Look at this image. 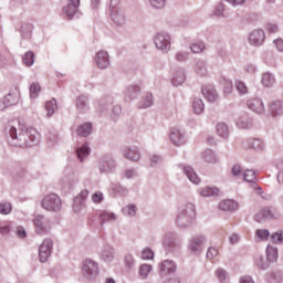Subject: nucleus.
I'll return each mask as SVG.
<instances>
[{"label":"nucleus","instance_id":"obj_39","mask_svg":"<svg viewBox=\"0 0 283 283\" xmlns=\"http://www.w3.org/2000/svg\"><path fill=\"white\" fill-rule=\"evenodd\" d=\"M221 85H223V94L224 96H229L233 92V82H231L227 77H222L220 80Z\"/></svg>","mask_w":283,"mask_h":283},{"label":"nucleus","instance_id":"obj_46","mask_svg":"<svg viewBox=\"0 0 283 283\" xmlns=\"http://www.w3.org/2000/svg\"><path fill=\"white\" fill-rule=\"evenodd\" d=\"M266 258H268V262H277V248L268 245Z\"/></svg>","mask_w":283,"mask_h":283},{"label":"nucleus","instance_id":"obj_44","mask_svg":"<svg viewBox=\"0 0 283 283\" xmlns=\"http://www.w3.org/2000/svg\"><path fill=\"white\" fill-rule=\"evenodd\" d=\"M262 214L264 220H275L280 216L273 208H263Z\"/></svg>","mask_w":283,"mask_h":283},{"label":"nucleus","instance_id":"obj_55","mask_svg":"<svg viewBox=\"0 0 283 283\" xmlns=\"http://www.w3.org/2000/svg\"><path fill=\"white\" fill-rule=\"evenodd\" d=\"M39 92H41V85H39V83H32L30 85L31 98H38Z\"/></svg>","mask_w":283,"mask_h":283},{"label":"nucleus","instance_id":"obj_53","mask_svg":"<svg viewBox=\"0 0 283 283\" xmlns=\"http://www.w3.org/2000/svg\"><path fill=\"white\" fill-rule=\"evenodd\" d=\"M0 213L2 216H8V214L12 213V203L7 202V201L0 202Z\"/></svg>","mask_w":283,"mask_h":283},{"label":"nucleus","instance_id":"obj_52","mask_svg":"<svg viewBox=\"0 0 283 283\" xmlns=\"http://www.w3.org/2000/svg\"><path fill=\"white\" fill-rule=\"evenodd\" d=\"M234 85H235L237 92H239V94L241 96L249 94V87L247 86V84L244 82L237 81Z\"/></svg>","mask_w":283,"mask_h":283},{"label":"nucleus","instance_id":"obj_38","mask_svg":"<svg viewBox=\"0 0 283 283\" xmlns=\"http://www.w3.org/2000/svg\"><path fill=\"white\" fill-rule=\"evenodd\" d=\"M138 211V208L134 203H129L122 208V212L124 216H127V218H136V212Z\"/></svg>","mask_w":283,"mask_h":283},{"label":"nucleus","instance_id":"obj_33","mask_svg":"<svg viewBox=\"0 0 283 283\" xmlns=\"http://www.w3.org/2000/svg\"><path fill=\"white\" fill-rule=\"evenodd\" d=\"M202 158L205 163H209L210 165H216V163H218V156L211 149H206L202 153Z\"/></svg>","mask_w":283,"mask_h":283},{"label":"nucleus","instance_id":"obj_62","mask_svg":"<svg viewBox=\"0 0 283 283\" xmlns=\"http://www.w3.org/2000/svg\"><path fill=\"white\" fill-rule=\"evenodd\" d=\"M216 275L220 282H227V271L223 269H218Z\"/></svg>","mask_w":283,"mask_h":283},{"label":"nucleus","instance_id":"obj_56","mask_svg":"<svg viewBox=\"0 0 283 283\" xmlns=\"http://www.w3.org/2000/svg\"><path fill=\"white\" fill-rule=\"evenodd\" d=\"M192 54H200L205 50V44L202 42H196L190 45Z\"/></svg>","mask_w":283,"mask_h":283},{"label":"nucleus","instance_id":"obj_5","mask_svg":"<svg viewBox=\"0 0 283 283\" xmlns=\"http://www.w3.org/2000/svg\"><path fill=\"white\" fill-rule=\"evenodd\" d=\"M83 277L87 280H96L98 276V263L92 259H86L81 266Z\"/></svg>","mask_w":283,"mask_h":283},{"label":"nucleus","instance_id":"obj_2","mask_svg":"<svg viewBox=\"0 0 283 283\" xmlns=\"http://www.w3.org/2000/svg\"><path fill=\"white\" fill-rule=\"evenodd\" d=\"M25 124L21 123V120H18L14 125H9L8 134L11 140H13L12 145H14V147H25V145H30L25 138Z\"/></svg>","mask_w":283,"mask_h":283},{"label":"nucleus","instance_id":"obj_26","mask_svg":"<svg viewBox=\"0 0 283 283\" xmlns=\"http://www.w3.org/2000/svg\"><path fill=\"white\" fill-rule=\"evenodd\" d=\"M21 98V93L19 90L11 91L6 97L4 101L8 105V107H12V105H19V101Z\"/></svg>","mask_w":283,"mask_h":283},{"label":"nucleus","instance_id":"obj_21","mask_svg":"<svg viewBox=\"0 0 283 283\" xmlns=\"http://www.w3.org/2000/svg\"><path fill=\"white\" fill-rule=\"evenodd\" d=\"M109 14L115 25H118L119 28L125 25L126 18H125V11H123V9L111 11Z\"/></svg>","mask_w":283,"mask_h":283},{"label":"nucleus","instance_id":"obj_42","mask_svg":"<svg viewBox=\"0 0 283 283\" xmlns=\"http://www.w3.org/2000/svg\"><path fill=\"white\" fill-rule=\"evenodd\" d=\"M217 134L221 138H229V126L226 123L217 124Z\"/></svg>","mask_w":283,"mask_h":283},{"label":"nucleus","instance_id":"obj_60","mask_svg":"<svg viewBox=\"0 0 283 283\" xmlns=\"http://www.w3.org/2000/svg\"><path fill=\"white\" fill-rule=\"evenodd\" d=\"M214 17H224V3L220 2L213 11Z\"/></svg>","mask_w":283,"mask_h":283},{"label":"nucleus","instance_id":"obj_30","mask_svg":"<svg viewBox=\"0 0 283 283\" xmlns=\"http://www.w3.org/2000/svg\"><path fill=\"white\" fill-rule=\"evenodd\" d=\"M221 211H235L238 209V202L231 199H226L219 203Z\"/></svg>","mask_w":283,"mask_h":283},{"label":"nucleus","instance_id":"obj_36","mask_svg":"<svg viewBox=\"0 0 283 283\" xmlns=\"http://www.w3.org/2000/svg\"><path fill=\"white\" fill-rule=\"evenodd\" d=\"M118 217L114 212L104 211L99 214V222L105 224V222H116Z\"/></svg>","mask_w":283,"mask_h":283},{"label":"nucleus","instance_id":"obj_19","mask_svg":"<svg viewBox=\"0 0 283 283\" xmlns=\"http://www.w3.org/2000/svg\"><path fill=\"white\" fill-rule=\"evenodd\" d=\"M75 105L80 114H87L90 112V97L80 95L75 101Z\"/></svg>","mask_w":283,"mask_h":283},{"label":"nucleus","instance_id":"obj_48","mask_svg":"<svg viewBox=\"0 0 283 283\" xmlns=\"http://www.w3.org/2000/svg\"><path fill=\"white\" fill-rule=\"evenodd\" d=\"M153 268L150 264H142L139 268V276L142 280H147L151 273Z\"/></svg>","mask_w":283,"mask_h":283},{"label":"nucleus","instance_id":"obj_13","mask_svg":"<svg viewBox=\"0 0 283 283\" xmlns=\"http://www.w3.org/2000/svg\"><path fill=\"white\" fill-rule=\"evenodd\" d=\"M95 63L99 70H107L109 67V53L107 51H98L95 55Z\"/></svg>","mask_w":283,"mask_h":283},{"label":"nucleus","instance_id":"obj_40","mask_svg":"<svg viewBox=\"0 0 283 283\" xmlns=\"http://www.w3.org/2000/svg\"><path fill=\"white\" fill-rule=\"evenodd\" d=\"M185 78H186L185 71L179 70L174 74L171 78V83L175 86L182 85V83H185Z\"/></svg>","mask_w":283,"mask_h":283},{"label":"nucleus","instance_id":"obj_31","mask_svg":"<svg viewBox=\"0 0 283 283\" xmlns=\"http://www.w3.org/2000/svg\"><path fill=\"white\" fill-rule=\"evenodd\" d=\"M263 87H273L275 85V76L271 72H265L261 76Z\"/></svg>","mask_w":283,"mask_h":283},{"label":"nucleus","instance_id":"obj_28","mask_svg":"<svg viewBox=\"0 0 283 283\" xmlns=\"http://www.w3.org/2000/svg\"><path fill=\"white\" fill-rule=\"evenodd\" d=\"M114 253V248H112V245H104L102 249L101 258L104 262H113Z\"/></svg>","mask_w":283,"mask_h":283},{"label":"nucleus","instance_id":"obj_16","mask_svg":"<svg viewBox=\"0 0 283 283\" xmlns=\"http://www.w3.org/2000/svg\"><path fill=\"white\" fill-rule=\"evenodd\" d=\"M78 6H81V0H67V6L63 8V14L67 19H74V15L78 12Z\"/></svg>","mask_w":283,"mask_h":283},{"label":"nucleus","instance_id":"obj_32","mask_svg":"<svg viewBox=\"0 0 283 283\" xmlns=\"http://www.w3.org/2000/svg\"><path fill=\"white\" fill-rule=\"evenodd\" d=\"M76 156L80 163H84V160H87V158L90 157V146L84 144L83 146L76 148Z\"/></svg>","mask_w":283,"mask_h":283},{"label":"nucleus","instance_id":"obj_43","mask_svg":"<svg viewBox=\"0 0 283 283\" xmlns=\"http://www.w3.org/2000/svg\"><path fill=\"white\" fill-rule=\"evenodd\" d=\"M45 109H46V116L50 118V116L54 115V112L59 109V105L56 104V99H51L45 103Z\"/></svg>","mask_w":283,"mask_h":283},{"label":"nucleus","instance_id":"obj_37","mask_svg":"<svg viewBox=\"0 0 283 283\" xmlns=\"http://www.w3.org/2000/svg\"><path fill=\"white\" fill-rule=\"evenodd\" d=\"M237 127H239V129H249V127H251V119L249 118V115H241L237 119Z\"/></svg>","mask_w":283,"mask_h":283},{"label":"nucleus","instance_id":"obj_23","mask_svg":"<svg viewBox=\"0 0 283 283\" xmlns=\"http://www.w3.org/2000/svg\"><path fill=\"white\" fill-rule=\"evenodd\" d=\"M201 92L205 98L209 101V103H216V101H218V91H216L213 86L211 85L203 86Z\"/></svg>","mask_w":283,"mask_h":283},{"label":"nucleus","instance_id":"obj_59","mask_svg":"<svg viewBox=\"0 0 283 283\" xmlns=\"http://www.w3.org/2000/svg\"><path fill=\"white\" fill-rule=\"evenodd\" d=\"M176 61H178L179 63H185V61H187V59H189V53L185 52V51H178L175 54Z\"/></svg>","mask_w":283,"mask_h":283},{"label":"nucleus","instance_id":"obj_34","mask_svg":"<svg viewBox=\"0 0 283 283\" xmlns=\"http://www.w3.org/2000/svg\"><path fill=\"white\" fill-rule=\"evenodd\" d=\"M77 136L87 138L92 134V123H85L77 127Z\"/></svg>","mask_w":283,"mask_h":283},{"label":"nucleus","instance_id":"obj_17","mask_svg":"<svg viewBox=\"0 0 283 283\" xmlns=\"http://www.w3.org/2000/svg\"><path fill=\"white\" fill-rule=\"evenodd\" d=\"M33 224L39 235H43V233H48V219H45V217L41 214H36L33 219Z\"/></svg>","mask_w":283,"mask_h":283},{"label":"nucleus","instance_id":"obj_25","mask_svg":"<svg viewBox=\"0 0 283 283\" xmlns=\"http://www.w3.org/2000/svg\"><path fill=\"white\" fill-rule=\"evenodd\" d=\"M199 195L202 196V198H216L220 196V188L207 186L199 189Z\"/></svg>","mask_w":283,"mask_h":283},{"label":"nucleus","instance_id":"obj_15","mask_svg":"<svg viewBox=\"0 0 283 283\" xmlns=\"http://www.w3.org/2000/svg\"><path fill=\"white\" fill-rule=\"evenodd\" d=\"M176 262L172 260H165L159 264V275L161 277H165L166 275H169V273H176Z\"/></svg>","mask_w":283,"mask_h":283},{"label":"nucleus","instance_id":"obj_11","mask_svg":"<svg viewBox=\"0 0 283 283\" xmlns=\"http://www.w3.org/2000/svg\"><path fill=\"white\" fill-rule=\"evenodd\" d=\"M178 168L181 169L185 174V176H187L188 180H190V182H192L193 185H200L201 179L198 176V174H196V170H193V168L187 164H179Z\"/></svg>","mask_w":283,"mask_h":283},{"label":"nucleus","instance_id":"obj_58","mask_svg":"<svg viewBox=\"0 0 283 283\" xmlns=\"http://www.w3.org/2000/svg\"><path fill=\"white\" fill-rule=\"evenodd\" d=\"M243 178L247 182H255L256 180V175H255V171L253 170H247L244 174H243Z\"/></svg>","mask_w":283,"mask_h":283},{"label":"nucleus","instance_id":"obj_24","mask_svg":"<svg viewBox=\"0 0 283 283\" xmlns=\"http://www.w3.org/2000/svg\"><path fill=\"white\" fill-rule=\"evenodd\" d=\"M32 30H34V25L30 22H21L19 32L21 34V38L24 40H30L32 39Z\"/></svg>","mask_w":283,"mask_h":283},{"label":"nucleus","instance_id":"obj_8","mask_svg":"<svg viewBox=\"0 0 283 283\" xmlns=\"http://www.w3.org/2000/svg\"><path fill=\"white\" fill-rule=\"evenodd\" d=\"M52 249H54L52 239H44L39 248L40 262H48L50 255H52Z\"/></svg>","mask_w":283,"mask_h":283},{"label":"nucleus","instance_id":"obj_49","mask_svg":"<svg viewBox=\"0 0 283 283\" xmlns=\"http://www.w3.org/2000/svg\"><path fill=\"white\" fill-rule=\"evenodd\" d=\"M195 72L197 74H199V76H207V74H208L207 63H205L203 61L197 62V64L195 66Z\"/></svg>","mask_w":283,"mask_h":283},{"label":"nucleus","instance_id":"obj_29","mask_svg":"<svg viewBox=\"0 0 283 283\" xmlns=\"http://www.w3.org/2000/svg\"><path fill=\"white\" fill-rule=\"evenodd\" d=\"M139 93H140V86L138 84H132L127 86L125 91V96L130 101H134V98H138Z\"/></svg>","mask_w":283,"mask_h":283},{"label":"nucleus","instance_id":"obj_18","mask_svg":"<svg viewBox=\"0 0 283 283\" xmlns=\"http://www.w3.org/2000/svg\"><path fill=\"white\" fill-rule=\"evenodd\" d=\"M248 107L251 109V112H254L255 114H264V102H262L261 98L253 97L248 101Z\"/></svg>","mask_w":283,"mask_h":283},{"label":"nucleus","instance_id":"obj_4","mask_svg":"<svg viewBox=\"0 0 283 283\" xmlns=\"http://www.w3.org/2000/svg\"><path fill=\"white\" fill-rule=\"evenodd\" d=\"M154 44L160 52H169L171 50V35L165 31H159L154 35Z\"/></svg>","mask_w":283,"mask_h":283},{"label":"nucleus","instance_id":"obj_57","mask_svg":"<svg viewBox=\"0 0 283 283\" xmlns=\"http://www.w3.org/2000/svg\"><path fill=\"white\" fill-rule=\"evenodd\" d=\"M23 63H25L28 67H31V65H34V53L31 51L27 52L23 57Z\"/></svg>","mask_w":283,"mask_h":283},{"label":"nucleus","instance_id":"obj_6","mask_svg":"<svg viewBox=\"0 0 283 283\" xmlns=\"http://www.w3.org/2000/svg\"><path fill=\"white\" fill-rule=\"evenodd\" d=\"M61 197L56 193L46 195L42 199V208L45 209V211H61Z\"/></svg>","mask_w":283,"mask_h":283},{"label":"nucleus","instance_id":"obj_47","mask_svg":"<svg viewBox=\"0 0 283 283\" xmlns=\"http://www.w3.org/2000/svg\"><path fill=\"white\" fill-rule=\"evenodd\" d=\"M255 238L260 240V242H266L271 238V232L268 229H258L255 231Z\"/></svg>","mask_w":283,"mask_h":283},{"label":"nucleus","instance_id":"obj_54","mask_svg":"<svg viewBox=\"0 0 283 283\" xmlns=\"http://www.w3.org/2000/svg\"><path fill=\"white\" fill-rule=\"evenodd\" d=\"M254 262L260 269H266V266H269L266 259H264V255L262 254H256L254 258Z\"/></svg>","mask_w":283,"mask_h":283},{"label":"nucleus","instance_id":"obj_27","mask_svg":"<svg viewBox=\"0 0 283 283\" xmlns=\"http://www.w3.org/2000/svg\"><path fill=\"white\" fill-rule=\"evenodd\" d=\"M270 112L272 116L277 117L282 116L283 114V102L280 99H276L270 104Z\"/></svg>","mask_w":283,"mask_h":283},{"label":"nucleus","instance_id":"obj_3","mask_svg":"<svg viewBox=\"0 0 283 283\" xmlns=\"http://www.w3.org/2000/svg\"><path fill=\"white\" fill-rule=\"evenodd\" d=\"M164 249L167 253H176L180 251V247H182V241L180 237L176 234V232H167L164 238Z\"/></svg>","mask_w":283,"mask_h":283},{"label":"nucleus","instance_id":"obj_50","mask_svg":"<svg viewBox=\"0 0 283 283\" xmlns=\"http://www.w3.org/2000/svg\"><path fill=\"white\" fill-rule=\"evenodd\" d=\"M148 3L154 10H164L165 6H167V0H148Z\"/></svg>","mask_w":283,"mask_h":283},{"label":"nucleus","instance_id":"obj_9","mask_svg":"<svg viewBox=\"0 0 283 283\" xmlns=\"http://www.w3.org/2000/svg\"><path fill=\"white\" fill-rule=\"evenodd\" d=\"M205 242H207V238L202 234H198L191 238L188 249L191 253H200L202 249H205Z\"/></svg>","mask_w":283,"mask_h":283},{"label":"nucleus","instance_id":"obj_1","mask_svg":"<svg viewBox=\"0 0 283 283\" xmlns=\"http://www.w3.org/2000/svg\"><path fill=\"white\" fill-rule=\"evenodd\" d=\"M196 222V205L186 202L180 206L175 223L179 229H189Z\"/></svg>","mask_w":283,"mask_h":283},{"label":"nucleus","instance_id":"obj_61","mask_svg":"<svg viewBox=\"0 0 283 283\" xmlns=\"http://www.w3.org/2000/svg\"><path fill=\"white\" fill-rule=\"evenodd\" d=\"M143 260H154V251L149 248H146L142 252Z\"/></svg>","mask_w":283,"mask_h":283},{"label":"nucleus","instance_id":"obj_35","mask_svg":"<svg viewBox=\"0 0 283 283\" xmlns=\"http://www.w3.org/2000/svg\"><path fill=\"white\" fill-rule=\"evenodd\" d=\"M247 147L249 149H255V150L264 149V142H262V139L260 138H250L247 142Z\"/></svg>","mask_w":283,"mask_h":283},{"label":"nucleus","instance_id":"obj_20","mask_svg":"<svg viewBox=\"0 0 283 283\" xmlns=\"http://www.w3.org/2000/svg\"><path fill=\"white\" fill-rule=\"evenodd\" d=\"M123 156L126 158V160H132V163H138L140 160V153L138 151V148L133 147H125L123 149Z\"/></svg>","mask_w":283,"mask_h":283},{"label":"nucleus","instance_id":"obj_22","mask_svg":"<svg viewBox=\"0 0 283 283\" xmlns=\"http://www.w3.org/2000/svg\"><path fill=\"white\" fill-rule=\"evenodd\" d=\"M41 138V135L39 132L34 128H27L25 130V139L28 140L29 145H25V147H32V145H36Z\"/></svg>","mask_w":283,"mask_h":283},{"label":"nucleus","instance_id":"obj_7","mask_svg":"<svg viewBox=\"0 0 283 283\" xmlns=\"http://www.w3.org/2000/svg\"><path fill=\"white\" fill-rule=\"evenodd\" d=\"M266 39V34L262 29H254L249 33L248 43L253 45L254 48H260V45L264 44Z\"/></svg>","mask_w":283,"mask_h":283},{"label":"nucleus","instance_id":"obj_14","mask_svg":"<svg viewBox=\"0 0 283 283\" xmlns=\"http://www.w3.org/2000/svg\"><path fill=\"white\" fill-rule=\"evenodd\" d=\"M116 167V161L109 156L102 157L99 159V174H109L114 171Z\"/></svg>","mask_w":283,"mask_h":283},{"label":"nucleus","instance_id":"obj_51","mask_svg":"<svg viewBox=\"0 0 283 283\" xmlns=\"http://www.w3.org/2000/svg\"><path fill=\"white\" fill-rule=\"evenodd\" d=\"M270 241L272 244H282L283 242V231L279 230L270 235Z\"/></svg>","mask_w":283,"mask_h":283},{"label":"nucleus","instance_id":"obj_45","mask_svg":"<svg viewBox=\"0 0 283 283\" xmlns=\"http://www.w3.org/2000/svg\"><path fill=\"white\" fill-rule=\"evenodd\" d=\"M192 109L195 114H202V112H205V102L199 97H195L192 102Z\"/></svg>","mask_w":283,"mask_h":283},{"label":"nucleus","instance_id":"obj_41","mask_svg":"<svg viewBox=\"0 0 283 283\" xmlns=\"http://www.w3.org/2000/svg\"><path fill=\"white\" fill-rule=\"evenodd\" d=\"M154 105V95L151 93H147L140 101L139 107L142 109H147V107H151Z\"/></svg>","mask_w":283,"mask_h":283},{"label":"nucleus","instance_id":"obj_64","mask_svg":"<svg viewBox=\"0 0 283 283\" xmlns=\"http://www.w3.org/2000/svg\"><path fill=\"white\" fill-rule=\"evenodd\" d=\"M206 255L208 260H213V258H218V249L209 248Z\"/></svg>","mask_w":283,"mask_h":283},{"label":"nucleus","instance_id":"obj_12","mask_svg":"<svg viewBox=\"0 0 283 283\" xmlns=\"http://www.w3.org/2000/svg\"><path fill=\"white\" fill-rule=\"evenodd\" d=\"M87 196H90L88 190H82L77 197H75L73 203V211L74 213H81L83 209H85V200H87Z\"/></svg>","mask_w":283,"mask_h":283},{"label":"nucleus","instance_id":"obj_10","mask_svg":"<svg viewBox=\"0 0 283 283\" xmlns=\"http://www.w3.org/2000/svg\"><path fill=\"white\" fill-rule=\"evenodd\" d=\"M170 140L172 145L180 147V145H185L187 143V137L185 136V132L179 127H172L170 129Z\"/></svg>","mask_w":283,"mask_h":283},{"label":"nucleus","instance_id":"obj_63","mask_svg":"<svg viewBox=\"0 0 283 283\" xmlns=\"http://www.w3.org/2000/svg\"><path fill=\"white\" fill-rule=\"evenodd\" d=\"M160 163H163V157H160L158 155H154L150 158V167H158V165H160Z\"/></svg>","mask_w":283,"mask_h":283}]
</instances>
